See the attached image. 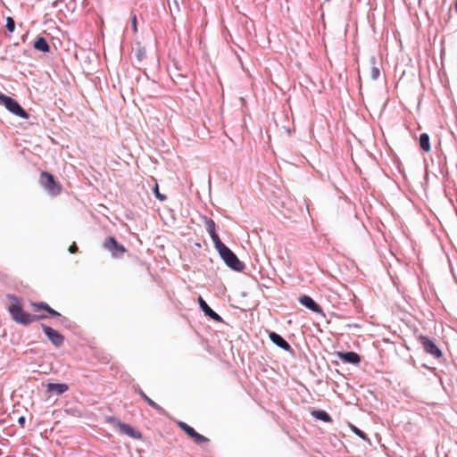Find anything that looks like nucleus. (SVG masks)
I'll return each instance as SVG.
<instances>
[{"mask_svg": "<svg viewBox=\"0 0 457 457\" xmlns=\"http://www.w3.org/2000/svg\"><path fill=\"white\" fill-rule=\"evenodd\" d=\"M69 251L70 253H76L78 252V246L76 245L75 243H73L70 247H69Z\"/></svg>", "mask_w": 457, "mask_h": 457, "instance_id": "nucleus-26", "label": "nucleus"}, {"mask_svg": "<svg viewBox=\"0 0 457 457\" xmlns=\"http://www.w3.org/2000/svg\"><path fill=\"white\" fill-rule=\"evenodd\" d=\"M7 297L11 300L8 311L15 322L27 326L34 321L46 318L45 315H33L25 312L21 300L17 296L9 295Z\"/></svg>", "mask_w": 457, "mask_h": 457, "instance_id": "nucleus-1", "label": "nucleus"}, {"mask_svg": "<svg viewBox=\"0 0 457 457\" xmlns=\"http://www.w3.org/2000/svg\"><path fill=\"white\" fill-rule=\"evenodd\" d=\"M418 340L423 346L424 351L430 354L432 357L440 359L443 356L442 351L438 348L435 342L428 337L420 335Z\"/></svg>", "mask_w": 457, "mask_h": 457, "instance_id": "nucleus-5", "label": "nucleus"}, {"mask_svg": "<svg viewBox=\"0 0 457 457\" xmlns=\"http://www.w3.org/2000/svg\"><path fill=\"white\" fill-rule=\"evenodd\" d=\"M34 47L35 49L44 53H48L50 51V46L46 38L43 37H39L36 39L34 42Z\"/></svg>", "mask_w": 457, "mask_h": 457, "instance_id": "nucleus-18", "label": "nucleus"}, {"mask_svg": "<svg viewBox=\"0 0 457 457\" xmlns=\"http://www.w3.org/2000/svg\"><path fill=\"white\" fill-rule=\"evenodd\" d=\"M46 388L48 392H55L57 395H62L69 389V386L63 383H49Z\"/></svg>", "mask_w": 457, "mask_h": 457, "instance_id": "nucleus-16", "label": "nucleus"}, {"mask_svg": "<svg viewBox=\"0 0 457 457\" xmlns=\"http://www.w3.org/2000/svg\"><path fill=\"white\" fill-rule=\"evenodd\" d=\"M132 29H133V31L136 33L137 31V15L136 14H133L132 15Z\"/></svg>", "mask_w": 457, "mask_h": 457, "instance_id": "nucleus-25", "label": "nucleus"}, {"mask_svg": "<svg viewBox=\"0 0 457 457\" xmlns=\"http://www.w3.org/2000/svg\"><path fill=\"white\" fill-rule=\"evenodd\" d=\"M44 332L47 336L48 339L55 345L61 346L63 344L64 337L62 334H60L57 330L47 327L43 326Z\"/></svg>", "mask_w": 457, "mask_h": 457, "instance_id": "nucleus-8", "label": "nucleus"}, {"mask_svg": "<svg viewBox=\"0 0 457 457\" xmlns=\"http://www.w3.org/2000/svg\"><path fill=\"white\" fill-rule=\"evenodd\" d=\"M6 28L8 31L13 32L15 29V22L12 17H7L6 19Z\"/></svg>", "mask_w": 457, "mask_h": 457, "instance_id": "nucleus-22", "label": "nucleus"}, {"mask_svg": "<svg viewBox=\"0 0 457 457\" xmlns=\"http://www.w3.org/2000/svg\"><path fill=\"white\" fill-rule=\"evenodd\" d=\"M312 415L320 420H322L325 422L331 421L330 416L325 411H312Z\"/></svg>", "mask_w": 457, "mask_h": 457, "instance_id": "nucleus-20", "label": "nucleus"}, {"mask_svg": "<svg viewBox=\"0 0 457 457\" xmlns=\"http://www.w3.org/2000/svg\"><path fill=\"white\" fill-rule=\"evenodd\" d=\"M365 72L371 80H376L379 77L380 71L378 67L376 66V61L374 57L370 59L368 64L365 67Z\"/></svg>", "mask_w": 457, "mask_h": 457, "instance_id": "nucleus-9", "label": "nucleus"}, {"mask_svg": "<svg viewBox=\"0 0 457 457\" xmlns=\"http://www.w3.org/2000/svg\"><path fill=\"white\" fill-rule=\"evenodd\" d=\"M269 337L278 347H280L286 351L291 350L290 345L281 336H279L276 332H270Z\"/></svg>", "mask_w": 457, "mask_h": 457, "instance_id": "nucleus-13", "label": "nucleus"}, {"mask_svg": "<svg viewBox=\"0 0 457 457\" xmlns=\"http://www.w3.org/2000/svg\"><path fill=\"white\" fill-rule=\"evenodd\" d=\"M117 428H119L120 433L126 434L132 438H141V433L134 429L131 426L128 424L119 422L117 424Z\"/></svg>", "mask_w": 457, "mask_h": 457, "instance_id": "nucleus-12", "label": "nucleus"}, {"mask_svg": "<svg viewBox=\"0 0 457 457\" xmlns=\"http://www.w3.org/2000/svg\"><path fill=\"white\" fill-rule=\"evenodd\" d=\"M31 305L35 311L44 310V311L47 312L52 316H60V313L52 309L46 303H32Z\"/></svg>", "mask_w": 457, "mask_h": 457, "instance_id": "nucleus-17", "label": "nucleus"}, {"mask_svg": "<svg viewBox=\"0 0 457 457\" xmlns=\"http://www.w3.org/2000/svg\"><path fill=\"white\" fill-rule=\"evenodd\" d=\"M18 421H19V423H20L21 426H23V425H24V423H25V418H24V417H21V418H19V420H18Z\"/></svg>", "mask_w": 457, "mask_h": 457, "instance_id": "nucleus-28", "label": "nucleus"}, {"mask_svg": "<svg viewBox=\"0 0 457 457\" xmlns=\"http://www.w3.org/2000/svg\"><path fill=\"white\" fill-rule=\"evenodd\" d=\"M198 303L202 311L204 312L206 316L210 317L212 320L215 321H221V317L218 313H216L212 308H210L209 305L201 296L198 297Z\"/></svg>", "mask_w": 457, "mask_h": 457, "instance_id": "nucleus-10", "label": "nucleus"}, {"mask_svg": "<svg viewBox=\"0 0 457 457\" xmlns=\"http://www.w3.org/2000/svg\"><path fill=\"white\" fill-rule=\"evenodd\" d=\"M154 193L160 201H164L166 199V196L159 192V187L157 184L154 188Z\"/></svg>", "mask_w": 457, "mask_h": 457, "instance_id": "nucleus-23", "label": "nucleus"}, {"mask_svg": "<svg viewBox=\"0 0 457 457\" xmlns=\"http://www.w3.org/2000/svg\"><path fill=\"white\" fill-rule=\"evenodd\" d=\"M299 302L304 305L306 308L312 310V312H316V313H321L322 312V309L321 307L317 303H315L312 297H310L309 295H303L299 298Z\"/></svg>", "mask_w": 457, "mask_h": 457, "instance_id": "nucleus-11", "label": "nucleus"}, {"mask_svg": "<svg viewBox=\"0 0 457 457\" xmlns=\"http://www.w3.org/2000/svg\"><path fill=\"white\" fill-rule=\"evenodd\" d=\"M104 247L108 250L114 258H120L126 252V248L119 244L113 237H108L104 240Z\"/></svg>", "mask_w": 457, "mask_h": 457, "instance_id": "nucleus-6", "label": "nucleus"}, {"mask_svg": "<svg viewBox=\"0 0 457 457\" xmlns=\"http://www.w3.org/2000/svg\"><path fill=\"white\" fill-rule=\"evenodd\" d=\"M214 246L227 266L237 271H242L245 269V264L222 242H220Z\"/></svg>", "mask_w": 457, "mask_h": 457, "instance_id": "nucleus-2", "label": "nucleus"}, {"mask_svg": "<svg viewBox=\"0 0 457 457\" xmlns=\"http://www.w3.org/2000/svg\"><path fill=\"white\" fill-rule=\"evenodd\" d=\"M206 230L210 234L214 245L219 244L220 241L219 235L216 233V225L212 219H207L205 221Z\"/></svg>", "mask_w": 457, "mask_h": 457, "instance_id": "nucleus-14", "label": "nucleus"}, {"mask_svg": "<svg viewBox=\"0 0 457 457\" xmlns=\"http://www.w3.org/2000/svg\"><path fill=\"white\" fill-rule=\"evenodd\" d=\"M420 146L425 152H429L431 150L430 143H429V136L427 133H422L420 136Z\"/></svg>", "mask_w": 457, "mask_h": 457, "instance_id": "nucleus-19", "label": "nucleus"}, {"mask_svg": "<svg viewBox=\"0 0 457 457\" xmlns=\"http://www.w3.org/2000/svg\"><path fill=\"white\" fill-rule=\"evenodd\" d=\"M340 359L343 361L358 364L361 361L360 355L354 352H347L339 353Z\"/></svg>", "mask_w": 457, "mask_h": 457, "instance_id": "nucleus-15", "label": "nucleus"}, {"mask_svg": "<svg viewBox=\"0 0 457 457\" xmlns=\"http://www.w3.org/2000/svg\"><path fill=\"white\" fill-rule=\"evenodd\" d=\"M137 393L144 400H145L148 397L142 389H138Z\"/></svg>", "mask_w": 457, "mask_h": 457, "instance_id": "nucleus-27", "label": "nucleus"}, {"mask_svg": "<svg viewBox=\"0 0 457 457\" xmlns=\"http://www.w3.org/2000/svg\"><path fill=\"white\" fill-rule=\"evenodd\" d=\"M152 408H154V410H156L157 411L159 412H162L163 411V409L159 405L157 404L155 402H154L151 398L147 397L145 400Z\"/></svg>", "mask_w": 457, "mask_h": 457, "instance_id": "nucleus-21", "label": "nucleus"}, {"mask_svg": "<svg viewBox=\"0 0 457 457\" xmlns=\"http://www.w3.org/2000/svg\"><path fill=\"white\" fill-rule=\"evenodd\" d=\"M0 104L4 105L5 108L13 114L23 119L29 118V114L26 112V111L16 100L12 99V97L4 94H0Z\"/></svg>", "mask_w": 457, "mask_h": 457, "instance_id": "nucleus-4", "label": "nucleus"}, {"mask_svg": "<svg viewBox=\"0 0 457 457\" xmlns=\"http://www.w3.org/2000/svg\"><path fill=\"white\" fill-rule=\"evenodd\" d=\"M453 8H454L455 12H457V0H455V2H454Z\"/></svg>", "mask_w": 457, "mask_h": 457, "instance_id": "nucleus-29", "label": "nucleus"}, {"mask_svg": "<svg viewBox=\"0 0 457 457\" xmlns=\"http://www.w3.org/2000/svg\"><path fill=\"white\" fill-rule=\"evenodd\" d=\"M178 425L190 438H192L195 441V443L201 444L209 441L207 437L197 433L192 427L187 425L186 422L179 421Z\"/></svg>", "mask_w": 457, "mask_h": 457, "instance_id": "nucleus-7", "label": "nucleus"}, {"mask_svg": "<svg viewBox=\"0 0 457 457\" xmlns=\"http://www.w3.org/2000/svg\"><path fill=\"white\" fill-rule=\"evenodd\" d=\"M353 431H354V433H355L357 436H359L361 438H362V439H367V436H366L365 433H364V432H362L361 430H360V429H358L357 428H355V427H354V428H353Z\"/></svg>", "mask_w": 457, "mask_h": 457, "instance_id": "nucleus-24", "label": "nucleus"}, {"mask_svg": "<svg viewBox=\"0 0 457 457\" xmlns=\"http://www.w3.org/2000/svg\"><path fill=\"white\" fill-rule=\"evenodd\" d=\"M40 183L51 195L55 196L62 192L61 184L55 181L54 176L47 171L41 172Z\"/></svg>", "mask_w": 457, "mask_h": 457, "instance_id": "nucleus-3", "label": "nucleus"}]
</instances>
